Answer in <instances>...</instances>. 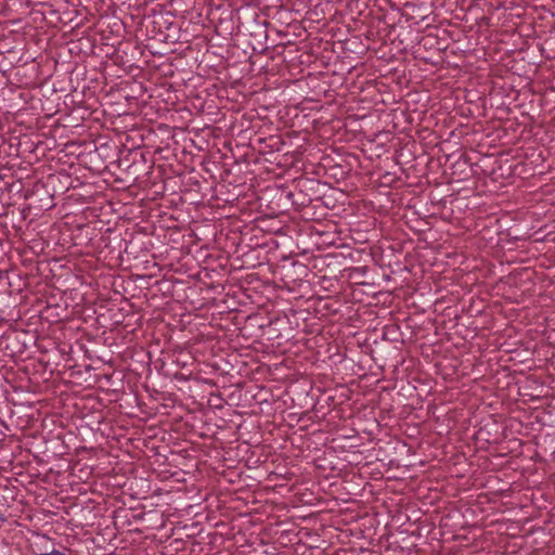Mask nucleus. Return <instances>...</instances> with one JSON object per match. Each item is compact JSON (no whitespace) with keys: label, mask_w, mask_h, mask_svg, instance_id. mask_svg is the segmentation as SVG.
Returning <instances> with one entry per match:
<instances>
[{"label":"nucleus","mask_w":555,"mask_h":555,"mask_svg":"<svg viewBox=\"0 0 555 555\" xmlns=\"http://www.w3.org/2000/svg\"><path fill=\"white\" fill-rule=\"evenodd\" d=\"M39 555H66L65 553L59 551V550H53L49 553H42V554H39Z\"/></svg>","instance_id":"1"}]
</instances>
